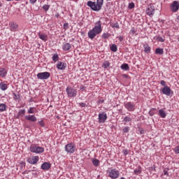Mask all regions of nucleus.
Returning a JSON list of instances; mask_svg holds the SVG:
<instances>
[{"instance_id":"nucleus-21","label":"nucleus","mask_w":179,"mask_h":179,"mask_svg":"<svg viewBox=\"0 0 179 179\" xmlns=\"http://www.w3.org/2000/svg\"><path fill=\"white\" fill-rule=\"evenodd\" d=\"M0 89L5 92V90H8V84L5 83H0Z\"/></svg>"},{"instance_id":"nucleus-57","label":"nucleus","mask_w":179,"mask_h":179,"mask_svg":"<svg viewBox=\"0 0 179 179\" xmlns=\"http://www.w3.org/2000/svg\"><path fill=\"white\" fill-rule=\"evenodd\" d=\"M120 179H125V178H124V177H122V178H120Z\"/></svg>"},{"instance_id":"nucleus-55","label":"nucleus","mask_w":179,"mask_h":179,"mask_svg":"<svg viewBox=\"0 0 179 179\" xmlns=\"http://www.w3.org/2000/svg\"><path fill=\"white\" fill-rule=\"evenodd\" d=\"M140 134L142 135V134H145V132H144L143 130H141V131H140Z\"/></svg>"},{"instance_id":"nucleus-42","label":"nucleus","mask_w":179,"mask_h":179,"mask_svg":"<svg viewBox=\"0 0 179 179\" xmlns=\"http://www.w3.org/2000/svg\"><path fill=\"white\" fill-rule=\"evenodd\" d=\"M173 150L176 155H179V145L176 146Z\"/></svg>"},{"instance_id":"nucleus-20","label":"nucleus","mask_w":179,"mask_h":179,"mask_svg":"<svg viewBox=\"0 0 179 179\" xmlns=\"http://www.w3.org/2000/svg\"><path fill=\"white\" fill-rule=\"evenodd\" d=\"M39 38H41V40H42L43 41H47L48 38V36L45 34H41V33H39L38 34Z\"/></svg>"},{"instance_id":"nucleus-6","label":"nucleus","mask_w":179,"mask_h":179,"mask_svg":"<svg viewBox=\"0 0 179 179\" xmlns=\"http://www.w3.org/2000/svg\"><path fill=\"white\" fill-rule=\"evenodd\" d=\"M66 92L69 97H76L78 94V91L69 86L66 87Z\"/></svg>"},{"instance_id":"nucleus-44","label":"nucleus","mask_w":179,"mask_h":179,"mask_svg":"<svg viewBox=\"0 0 179 179\" xmlns=\"http://www.w3.org/2000/svg\"><path fill=\"white\" fill-rule=\"evenodd\" d=\"M64 29L65 30H68V29H69V24H68V23H64Z\"/></svg>"},{"instance_id":"nucleus-58","label":"nucleus","mask_w":179,"mask_h":179,"mask_svg":"<svg viewBox=\"0 0 179 179\" xmlns=\"http://www.w3.org/2000/svg\"><path fill=\"white\" fill-rule=\"evenodd\" d=\"M58 16H59V15H55L56 17H58Z\"/></svg>"},{"instance_id":"nucleus-10","label":"nucleus","mask_w":179,"mask_h":179,"mask_svg":"<svg viewBox=\"0 0 179 179\" xmlns=\"http://www.w3.org/2000/svg\"><path fill=\"white\" fill-rule=\"evenodd\" d=\"M107 121V113L103 112L99 114V124H104Z\"/></svg>"},{"instance_id":"nucleus-15","label":"nucleus","mask_w":179,"mask_h":179,"mask_svg":"<svg viewBox=\"0 0 179 179\" xmlns=\"http://www.w3.org/2000/svg\"><path fill=\"white\" fill-rule=\"evenodd\" d=\"M41 169L42 170H44V171H48V170H50L51 169V163L44 162L41 164Z\"/></svg>"},{"instance_id":"nucleus-59","label":"nucleus","mask_w":179,"mask_h":179,"mask_svg":"<svg viewBox=\"0 0 179 179\" xmlns=\"http://www.w3.org/2000/svg\"><path fill=\"white\" fill-rule=\"evenodd\" d=\"M107 1H111V0H107Z\"/></svg>"},{"instance_id":"nucleus-1","label":"nucleus","mask_w":179,"mask_h":179,"mask_svg":"<svg viewBox=\"0 0 179 179\" xmlns=\"http://www.w3.org/2000/svg\"><path fill=\"white\" fill-rule=\"evenodd\" d=\"M101 31H103V29H101V21L99 20L95 23L94 27L88 31V37L91 40H93Z\"/></svg>"},{"instance_id":"nucleus-48","label":"nucleus","mask_w":179,"mask_h":179,"mask_svg":"<svg viewBox=\"0 0 179 179\" xmlns=\"http://www.w3.org/2000/svg\"><path fill=\"white\" fill-rule=\"evenodd\" d=\"M141 170H139V169H138V170H134V174H136V175H138V174H141Z\"/></svg>"},{"instance_id":"nucleus-19","label":"nucleus","mask_w":179,"mask_h":179,"mask_svg":"<svg viewBox=\"0 0 179 179\" xmlns=\"http://www.w3.org/2000/svg\"><path fill=\"white\" fill-rule=\"evenodd\" d=\"M71 48H72V45H71L69 43H66L62 45V50H64V51H69Z\"/></svg>"},{"instance_id":"nucleus-30","label":"nucleus","mask_w":179,"mask_h":179,"mask_svg":"<svg viewBox=\"0 0 179 179\" xmlns=\"http://www.w3.org/2000/svg\"><path fill=\"white\" fill-rule=\"evenodd\" d=\"M0 111L1 113L6 111V105L5 103H0Z\"/></svg>"},{"instance_id":"nucleus-5","label":"nucleus","mask_w":179,"mask_h":179,"mask_svg":"<svg viewBox=\"0 0 179 179\" xmlns=\"http://www.w3.org/2000/svg\"><path fill=\"white\" fill-rule=\"evenodd\" d=\"M37 78L41 79V80H46L47 79L50 78V76H51V73L50 72H42V73H38L37 75Z\"/></svg>"},{"instance_id":"nucleus-8","label":"nucleus","mask_w":179,"mask_h":179,"mask_svg":"<svg viewBox=\"0 0 179 179\" xmlns=\"http://www.w3.org/2000/svg\"><path fill=\"white\" fill-rule=\"evenodd\" d=\"M124 106L128 111H135V103L133 102H125Z\"/></svg>"},{"instance_id":"nucleus-13","label":"nucleus","mask_w":179,"mask_h":179,"mask_svg":"<svg viewBox=\"0 0 179 179\" xmlns=\"http://www.w3.org/2000/svg\"><path fill=\"white\" fill-rule=\"evenodd\" d=\"M9 27L10 31H17L19 25L16 22H11L9 23Z\"/></svg>"},{"instance_id":"nucleus-9","label":"nucleus","mask_w":179,"mask_h":179,"mask_svg":"<svg viewBox=\"0 0 179 179\" xmlns=\"http://www.w3.org/2000/svg\"><path fill=\"white\" fill-rule=\"evenodd\" d=\"M161 92L162 94H165V96H171V93H173V91H171V89L169 86L164 87Z\"/></svg>"},{"instance_id":"nucleus-22","label":"nucleus","mask_w":179,"mask_h":179,"mask_svg":"<svg viewBox=\"0 0 179 179\" xmlns=\"http://www.w3.org/2000/svg\"><path fill=\"white\" fill-rule=\"evenodd\" d=\"M144 52L146 54H149L150 52V46L148 43L143 45Z\"/></svg>"},{"instance_id":"nucleus-17","label":"nucleus","mask_w":179,"mask_h":179,"mask_svg":"<svg viewBox=\"0 0 179 179\" xmlns=\"http://www.w3.org/2000/svg\"><path fill=\"white\" fill-rule=\"evenodd\" d=\"M25 120H27V121H31V122H36L37 117L34 115H29L25 116Z\"/></svg>"},{"instance_id":"nucleus-33","label":"nucleus","mask_w":179,"mask_h":179,"mask_svg":"<svg viewBox=\"0 0 179 179\" xmlns=\"http://www.w3.org/2000/svg\"><path fill=\"white\" fill-rule=\"evenodd\" d=\"M110 50L111 51H113V52H117V45L115 44L112 45L110 47Z\"/></svg>"},{"instance_id":"nucleus-18","label":"nucleus","mask_w":179,"mask_h":179,"mask_svg":"<svg viewBox=\"0 0 179 179\" xmlns=\"http://www.w3.org/2000/svg\"><path fill=\"white\" fill-rule=\"evenodd\" d=\"M158 114H159V117H161V118H166V117H167V113H166L164 109H160L158 111Z\"/></svg>"},{"instance_id":"nucleus-32","label":"nucleus","mask_w":179,"mask_h":179,"mask_svg":"<svg viewBox=\"0 0 179 179\" xmlns=\"http://www.w3.org/2000/svg\"><path fill=\"white\" fill-rule=\"evenodd\" d=\"M52 59L53 62H57V61L59 59V57L58 56V54H54L52 55Z\"/></svg>"},{"instance_id":"nucleus-52","label":"nucleus","mask_w":179,"mask_h":179,"mask_svg":"<svg viewBox=\"0 0 179 179\" xmlns=\"http://www.w3.org/2000/svg\"><path fill=\"white\" fill-rule=\"evenodd\" d=\"M80 90H85L86 89V87H85L83 85H80Z\"/></svg>"},{"instance_id":"nucleus-46","label":"nucleus","mask_w":179,"mask_h":179,"mask_svg":"<svg viewBox=\"0 0 179 179\" xmlns=\"http://www.w3.org/2000/svg\"><path fill=\"white\" fill-rule=\"evenodd\" d=\"M38 125H40L41 127H44L45 124H44V121L43 120H41L38 122Z\"/></svg>"},{"instance_id":"nucleus-14","label":"nucleus","mask_w":179,"mask_h":179,"mask_svg":"<svg viewBox=\"0 0 179 179\" xmlns=\"http://www.w3.org/2000/svg\"><path fill=\"white\" fill-rule=\"evenodd\" d=\"M56 66L57 69H59L60 71H64L66 68V63L64 62H58Z\"/></svg>"},{"instance_id":"nucleus-50","label":"nucleus","mask_w":179,"mask_h":179,"mask_svg":"<svg viewBox=\"0 0 179 179\" xmlns=\"http://www.w3.org/2000/svg\"><path fill=\"white\" fill-rule=\"evenodd\" d=\"M37 2V0H29V3H31V5H34Z\"/></svg>"},{"instance_id":"nucleus-11","label":"nucleus","mask_w":179,"mask_h":179,"mask_svg":"<svg viewBox=\"0 0 179 179\" xmlns=\"http://www.w3.org/2000/svg\"><path fill=\"white\" fill-rule=\"evenodd\" d=\"M39 160H40V157H38V156H34L31 158H29L27 159V162L28 163H29V164H37Z\"/></svg>"},{"instance_id":"nucleus-34","label":"nucleus","mask_w":179,"mask_h":179,"mask_svg":"<svg viewBox=\"0 0 179 179\" xmlns=\"http://www.w3.org/2000/svg\"><path fill=\"white\" fill-rule=\"evenodd\" d=\"M13 96L14 100H20V94L19 93H13Z\"/></svg>"},{"instance_id":"nucleus-35","label":"nucleus","mask_w":179,"mask_h":179,"mask_svg":"<svg viewBox=\"0 0 179 179\" xmlns=\"http://www.w3.org/2000/svg\"><path fill=\"white\" fill-rule=\"evenodd\" d=\"M123 121L124 122H129L132 121V119L130 117L126 116V117H124Z\"/></svg>"},{"instance_id":"nucleus-54","label":"nucleus","mask_w":179,"mask_h":179,"mask_svg":"<svg viewBox=\"0 0 179 179\" xmlns=\"http://www.w3.org/2000/svg\"><path fill=\"white\" fill-rule=\"evenodd\" d=\"M119 40H120V41H124V37L120 36Z\"/></svg>"},{"instance_id":"nucleus-26","label":"nucleus","mask_w":179,"mask_h":179,"mask_svg":"<svg viewBox=\"0 0 179 179\" xmlns=\"http://www.w3.org/2000/svg\"><path fill=\"white\" fill-rule=\"evenodd\" d=\"M121 69H123V71H129V66L128 64H123L120 66Z\"/></svg>"},{"instance_id":"nucleus-41","label":"nucleus","mask_w":179,"mask_h":179,"mask_svg":"<svg viewBox=\"0 0 179 179\" xmlns=\"http://www.w3.org/2000/svg\"><path fill=\"white\" fill-rule=\"evenodd\" d=\"M149 115H150V117H153V115H155V109H152L149 111L148 113Z\"/></svg>"},{"instance_id":"nucleus-28","label":"nucleus","mask_w":179,"mask_h":179,"mask_svg":"<svg viewBox=\"0 0 179 179\" xmlns=\"http://www.w3.org/2000/svg\"><path fill=\"white\" fill-rule=\"evenodd\" d=\"M155 53L158 55H163V54H164V51L162 48H157L155 50Z\"/></svg>"},{"instance_id":"nucleus-27","label":"nucleus","mask_w":179,"mask_h":179,"mask_svg":"<svg viewBox=\"0 0 179 179\" xmlns=\"http://www.w3.org/2000/svg\"><path fill=\"white\" fill-rule=\"evenodd\" d=\"M6 73V70H5V69H0V76H1V78H5Z\"/></svg>"},{"instance_id":"nucleus-36","label":"nucleus","mask_w":179,"mask_h":179,"mask_svg":"<svg viewBox=\"0 0 179 179\" xmlns=\"http://www.w3.org/2000/svg\"><path fill=\"white\" fill-rule=\"evenodd\" d=\"M43 10H45V12L48 11V10L50 9V5L45 4L44 6H43Z\"/></svg>"},{"instance_id":"nucleus-45","label":"nucleus","mask_w":179,"mask_h":179,"mask_svg":"<svg viewBox=\"0 0 179 179\" xmlns=\"http://www.w3.org/2000/svg\"><path fill=\"white\" fill-rule=\"evenodd\" d=\"M160 85H162V86H164V87H166V86H168V85H166V81L163 80L160 81Z\"/></svg>"},{"instance_id":"nucleus-3","label":"nucleus","mask_w":179,"mask_h":179,"mask_svg":"<svg viewBox=\"0 0 179 179\" xmlns=\"http://www.w3.org/2000/svg\"><path fill=\"white\" fill-rule=\"evenodd\" d=\"M108 177L111 179H117L120 177V171L113 169L107 171Z\"/></svg>"},{"instance_id":"nucleus-37","label":"nucleus","mask_w":179,"mask_h":179,"mask_svg":"<svg viewBox=\"0 0 179 179\" xmlns=\"http://www.w3.org/2000/svg\"><path fill=\"white\" fill-rule=\"evenodd\" d=\"M122 131L124 134H128L129 132V127H125Z\"/></svg>"},{"instance_id":"nucleus-23","label":"nucleus","mask_w":179,"mask_h":179,"mask_svg":"<svg viewBox=\"0 0 179 179\" xmlns=\"http://www.w3.org/2000/svg\"><path fill=\"white\" fill-rule=\"evenodd\" d=\"M104 3V0H96V5L98 6V8L101 10V8H103V5Z\"/></svg>"},{"instance_id":"nucleus-25","label":"nucleus","mask_w":179,"mask_h":179,"mask_svg":"<svg viewBox=\"0 0 179 179\" xmlns=\"http://www.w3.org/2000/svg\"><path fill=\"white\" fill-rule=\"evenodd\" d=\"M92 164L93 166H95V167H99L100 165V161L97 159H92Z\"/></svg>"},{"instance_id":"nucleus-24","label":"nucleus","mask_w":179,"mask_h":179,"mask_svg":"<svg viewBox=\"0 0 179 179\" xmlns=\"http://www.w3.org/2000/svg\"><path fill=\"white\" fill-rule=\"evenodd\" d=\"M37 109L34 107H31L27 110V114H35Z\"/></svg>"},{"instance_id":"nucleus-56","label":"nucleus","mask_w":179,"mask_h":179,"mask_svg":"<svg viewBox=\"0 0 179 179\" xmlns=\"http://www.w3.org/2000/svg\"><path fill=\"white\" fill-rule=\"evenodd\" d=\"M124 78H128V76L127 74L124 75Z\"/></svg>"},{"instance_id":"nucleus-40","label":"nucleus","mask_w":179,"mask_h":179,"mask_svg":"<svg viewBox=\"0 0 179 179\" xmlns=\"http://www.w3.org/2000/svg\"><path fill=\"white\" fill-rule=\"evenodd\" d=\"M157 41H159L160 43H164V38L162 36H158L157 38Z\"/></svg>"},{"instance_id":"nucleus-39","label":"nucleus","mask_w":179,"mask_h":179,"mask_svg":"<svg viewBox=\"0 0 179 179\" xmlns=\"http://www.w3.org/2000/svg\"><path fill=\"white\" fill-rule=\"evenodd\" d=\"M113 29H120V24L118 22H116L112 25Z\"/></svg>"},{"instance_id":"nucleus-12","label":"nucleus","mask_w":179,"mask_h":179,"mask_svg":"<svg viewBox=\"0 0 179 179\" xmlns=\"http://www.w3.org/2000/svg\"><path fill=\"white\" fill-rule=\"evenodd\" d=\"M179 9V3L177 1H174L171 5V10L176 13Z\"/></svg>"},{"instance_id":"nucleus-51","label":"nucleus","mask_w":179,"mask_h":179,"mask_svg":"<svg viewBox=\"0 0 179 179\" xmlns=\"http://www.w3.org/2000/svg\"><path fill=\"white\" fill-rule=\"evenodd\" d=\"M79 105H80L81 107H86V103H80Z\"/></svg>"},{"instance_id":"nucleus-53","label":"nucleus","mask_w":179,"mask_h":179,"mask_svg":"<svg viewBox=\"0 0 179 179\" xmlns=\"http://www.w3.org/2000/svg\"><path fill=\"white\" fill-rule=\"evenodd\" d=\"M123 153L127 156V155H128V150H123Z\"/></svg>"},{"instance_id":"nucleus-38","label":"nucleus","mask_w":179,"mask_h":179,"mask_svg":"<svg viewBox=\"0 0 179 179\" xmlns=\"http://www.w3.org/2000/svg\"><path fill=\"white\" fill-rule=\"evenodd\" d=\"M129 9H134L135 8V3H129L128 6Z\"/></svg>"},{"instance_id":"nucleus-47","label":"nucleus","mask_w":179,"mask_h":179,"mask_svg":"<svg viewBox=\"0 0 179 179\" xmlns=\"http://www.w3.org/2000/svg\"><path fill=\"white\" fill-rule=\"evenodd\" d=\"M108 36H109V35L107 33H104L102 35L103 38H108Z\"/></svg>"},{"instance_id":"nucleus-49","label":"nucleus","mask_w":179,"mask_h":179,"mask_svg":"<svg viewBox=\"0 0 179 179\" xmlns=\"http://www.w3.org/2000/svg\"><path fill=\"white\" fill-rule=\"evenodd\" d=\"M164 176H169V169H164Z\"/></svg>"},{"instance_id":"nucleus-31","label":"nucleus","mask_w":179,"mask_h":179,"mask_svg":"<svg viewBox=\"0 0 179 179\" xmlns=\"http://www.w3.org/2000/svg\"><path fill=\"white\" fill-rule=\"evenodd\" d=\"M110 66V62L105 61L102 65V67L104 68V69H107Z\"/></svg>"},{"instance_id":"nucleus-29","label":"nucleus","mask_w":179,"mask_h":179,"mask_svg":"<svg viewBox=\"0 0 179 179\" xmlns=\"http://www.w3.org/2000/svg\"><path fill=\"white\" fill-rule=\"evenodd\" d=\"M26 114V110L21 109L18 111L17 115L18 117H23Z\"/></svg>"},{"instance_id":"nucleus-43","label":"nucleus","mask_w":179,"mask_h":179,"mask_svg":"<svg viewBox=\"0 0 179 179\" xmlns=\"http://www.w3.org/2000/svg\"><path fill=\"white\" fill-rule=\"evenodd\" d=\"M135 33H136V29H135V28H131V29L130 30V34H135Z\"/></svg>"},{"instance_id":"nucleus-2","label":"nucleus","mask_w":179,"mask_h":179,"mask_svg":"<svg viewBox=\"0 0 179 179\" xmlns=\"http://www.w3.org/2000/svg\"><path fill=\"white\" fill-rule=\"evenodd\" d=\"M29 150L31 152V153H44V148L40 147L36 144H31L29 147Z\"/></svg>"},{"instance_id":"nucleus-4","label":"nucleus","mask_w":179,"mask_h":179,"mask_svg":"<svg viewBox=\"0 0 179 179\" xmlns=\"http://www.w3.org/2000/svg\"><path fill=\"white\" fill-rule=\"evenodd\" d=\"M64 150L66 153L72 155V153H75V150H76V145L73 143H68L65 145Z\"/></svg>"},{"instance_id":"nucleus-16","label":"nucleus","mask_w":179,"mask_h":179,"mask_svg":"<svg viewBox=\"0 0 179 179\" xmlns=\"http://www.w3.org/2000/svg\"><path fill=\"white\" fill-rule=\"evenodd\" d=\"M146 13L148 16H153L155 15V7L150 6L146 10Z\"/></svg>"},{"instance_id":"nucleus-7","label":"nucleus","mask_w":179,"mask_h":179,"mask_svg":"<svg viewBox=\"0 0 179 179\" xmlns=\"http://www.w3.org/2000/svg\"><path fill=\"white\" fill-rule=\"evenodd\" d=\"M87 5L89 6V8H91L92 10H94V12H99V10H101L100 8H99L97 3H96L94 1H88Z\"/></svg>"}]
</instances>
